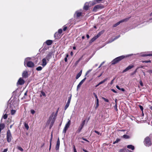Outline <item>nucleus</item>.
I'll return each instance as SVG.
<instances>
[{"mask_svg":"<svg viewBox=\"0 0 152 152\" xmlns=\"http://www.w3.org/2000/svg\"><path fill=\"white\" fill-rule=\"evenodd\" d=\"M28 72L27 71H24L22 74V76L23 77L26 78L28 77Z\"/></svg>","mask_w":152,"mask_h":152,"instance_id":"ddd939ff","label":"nucleus"},{"mask_svg":"<svg viewBox=\"0 0 152 152\" xmlns=\"http://www.w3.org/2000/svg\"><path fill=\"white\" fill-rule=\"evenodd\" d=\"M120 152H132V151L129 150L128 149H125L121 150L120 151Z\"/></svg>","mask_w":152,"mask_h":152,"instance_id":"412c9836","label":"nucleus"},{"mask_svg":"<svg viewBox=\"0 0 152 152\" xmlns=\"http://www.w3.org/2000/svg\"><path fill=\"white\" fill-rule=\"evenodd\" d=\"M71 124V121L70 120H69L68 122L66 124L65 127L67 129L69 127Z\"/></svg>","mask_w":152,"mask_h":152,"instance_id":"f3484780","label":"nucleus"},{"mask_svg":"<svg viewBox=\"0 0 152 152\" xmlns=\"http://www.w3.org/2000/svg\"><path fill=\"white\" fill-rule=\"evenodd\" d=\"M52 139H53V135H52V134L51 136L50 139V143H51V142L52 141Z\"/></svg>","mask_w":152,"mask_h":152,"instance_id":"a18cd8bd","label":"nucleus"},{"mask_svg":"<svg viewBox=\"0 0 152 152\" xmlns=\"http://www.w3.org/2000/svg\"><path fill=\"white\" fill-rule=\"evenodd\" d=\"M24 83V80L21 77H20L17 83V85H23Z\"/></svg>","mask_w":152,"mask_h":152,"instance_id":"423d86ee","label":"nucleus"},{"mask_svg":"<svg viewBox=\"0 0 152 152\" xmlns=\"http://www.w3.org/2000/svg\"><path fill=\"white\" fill-rule=\"evenodd\" d=\"M81 129L80 128H78L77 130V132L78 133H79L81 132Z\"/></svg>","mask_w":152,"mask_h":152,"instance_id":"5fc2aeb1","label":"nucleus"},{"mask_svg":"<svg viewBox=\"0 0 152 152\" xmlns=\"http://www.w3.org/2000/svg\"><path fill=\"white\" fill-rule=\"evenodd\" d=\"M67 28V27L66 26H64L63 28V30L64 31H65L66 30V29Z\"/></svg>","mask_w":152,"mask_h":152,"instance_id":"4d7b16f0","label":"nucleus"},{"mask_svg":"<svg viewBox=\"0 0 152 152\" xmlns=\"http://www.w3.org/2000/svg\"><path fill=\"white\" fill-rule=\"evenodd\" d=\"M86 121V120H84L82 121L81 124L84 125L85 124Z\"/></svg>","mask_w":152,"mask_h":152,"instance_id":"49530a36","label":"nucleus"},{"mask_svg":"<svg viewBox=\"0 0 152 152\" xmlns=\"http://www.w3.org/2000/svg\"><path fill=\"white\" fill-rule=\"evenodd\" d=\"M149 73H152V70H150L147 71Z\"/></svg>","mask_w":152,"mask_h":152,"instance_id":"bf43d9fd","label":"nucleus"},{"mask_svg":"<svg viewBox=\"0 0 152 152\" xmlns=\"http://www.w3.org/2000/svg\"><path fill=\"white\" fill-rule=\"evenodd\" d=\"M88 7L89 6L88 5V3H86L84 7V9L86 10H87L88 9Z\"/></svg>","mask_w":152,"mask_h":152,"instance_id":"4be33fe9","label":"nucleus"},{"mask_svg":"<svg viewBox=\"0 0 152 152\" xmlns=\"http://www.w3.org/2000/svg\"><path fill=\"white\" fill-rule=\"evenodd\" d=\"M141 56L143 57L152 56V54H141Z\"/></svg>","mask_w":152,"mask_h":152,"instance_id":"aec40b11","label":"nucleus"},{"mask_svg":"<svg viewBox=\"0 0 152 152\" xmlns=\"http://www.w3.org/2000/svg\"><path fill=\"white\" fill-rule=\"evenodd\" d=\"M103 32H99L96 36L97 37V38H98L101 34H102Z\"/></svg>","mask_w":152,"mask_h":152,"instance_id":"c756f323","label":"nucleus"},{"mask_svg":"<svg viewBox=\"0 0 152 152\" xmlns=\"http://www.w3.org/2000/svg\"><path fill=\"white\" fill-rule=\"evenodd\" d=\"M15 112H16V111L15 110H11V113L12 115H13L15 113Z\"/></svg>","mask_w":152,"mask_h":152,"instance_id":"4c0bfd02","label":"nucleus"},{"mask_svg":"<svg viewBox=\"0 0 152 152\" xmlns=\"http://www.w3.org/2000/svg\"><path fill=\"white\" fill-rule=\"evenodd\" d=\"M148 22H150V23L152 22V18L149 19Z\"/></svg>","mask_w":152,"mask_h":152,"instance_id":"338daca9","label":"nucleus"},{"mask_svg":"<svg viewBox=\"0 0 152 152\" xmlns=\"http://www.w3.org/2000/svg\"><path fill=\"white\" fill-rule=\"evenodd\" d=\"M47 60L46 58H44L42 59V65L43 66H45L47 64Z\"/></svg>","mask_w":152,"mask_h":152,"instance_id":"4468645a","label":"nucleus"},{"mask_svg":"<svg viewBox=\"0 0 152 152\" xmlns=\"http://www.w3.org/2000/svg\"><path fill=\"white\" fill-rule=\"evenodd\" d=\"M73 149H74V152H77L76 149L75 148V147L74 145V146H73Z\"/></svg>","mask_w":152,"mask_h":152,"instance_id":"603ef678","label":"nucleus"},{"mask_svg":"<svg viewBox=\"0 0 152 152\" xmlns=\"http://www.w3.org/2000/svg\"><path fill=\"white\" fill-rule=\"evenodd\" d=\"M104 63V61L99 66L98 68H100Z\"/></svg>","mask_w":152,"mask_h":152,"instance_id":"864d4df0","label":"nucleus"},{"mask_svg":"<svg viewBox=\"0 0 152 152\" xmlns=\"http://www.w3.org/2000/svg\"><path fill=\"white\" fill-rule=\"evenodd\" d=\"M69 105V104H68L67 103H66L64 107L65 110H66L67 109V108L68 107Z\"/></svg>","mask_w":152,"mask_h":152,"instance_id":"473e14b6","label":"nucleus"},{"mask_svg":"<svg viewBox=\"0 0 152 152\" xmlns=\"http://www.w3.org/2000/svg\"><path fill=\"white\" fill-rule=\"evenodd\" d=\"M120 35H119L118 36L114 38L112 41H109V42L110 43L114 41V40H115V39H117L118 38L120 37Z\"/></svg>","mask_w":152,"mask_h":152,"instance_id":"a878e982","label":"nucleus"},{"mask_svg":"<svg viewBox=\"0 0 152 152\" xmlns=\"http://www.w3.org/2000/svg\"><path fill=\"white\" fill-rule=\"evenodd\" d=\"M92 70V69H89L88 71H87L86 73V75H87Z\"/></svg>","mask_w":152,"mask_h":152,"instance_id":"a19ab883","label":"nucleus"},{"mask_svg":"<svg viewBox=\"0 0 152 152\" xmlns=\"http://www.w3.org/2000/svg\"><path fill=\"white\" fill-rule=\"evenodd\" d=\"M93 94H94V96L96 98V99H97V96L94 93H93Z\"/></svg>","mask_w":152,"mask_h":152,"instance_id":"0e129e2a","label":"nucleus"},{"mask_svg":"<svg viewBox=\"0 0 152 152\" xmlns=\"http://www.w3.org/2000/svg\"><path fill=\"white\" fill-rule=\"evenodd\" d=\"M18 149L19 150H20V151H23V149L21 147H20L18 146Z\"/></svg>","mask_w":152,"mask_h":152,"instance_id":"58836bf2","label":"nucleus"},{"mask_svg":"<svg viewBox=\"0 0 152 152\" xmlns=\"http://www.w3.org/2000/svg\"><path fill=\"white\" fill-rule=\"evenodd\" d=\"M31 58L30 57H27L25 59L24 65L26 64L27 66L29 67H32L34 66V63L31 61H28L31 60Z\"/></svg>","mask_w":152,"mask_h":152,"instance_id":"f257e3e1","label":"nucleus"},{"mask_svg":"<svg viewBox=\"0 0 152 152\" xmlns=\"http://www.w3.org/2000/svg\"><path fill=\"white\" fill-rule=\"evenodd\" d=\"M24 126L28 130L29 129V126L28 125V124L26 123H25L24 124Z\"/></svg>","mask_w":152,"mask_h":152,"instance_id":"c85d7f7f","label":"nucleus"},{"mask_svg":"<svg viewBox=\"0 0 152 152\" xmlns=\"http://www.w3.org/2000/svg\"><path fill=\"white\" fill-rule=\"evenodd\" d=\"M129 18H126L125 19H124L123 20H120L119 22H117L114 25V27H115L117 26L118 25H119L121 23L125 21H127L129 19Z\"/></svg>","mask_w":152,"mask_h":152,"instance_id":"1a4fd4ad","label":"nucleus"},{"mask_svg":"<svg viewBox=\"0 0 152 152\" xmlns=\"http://www.w3.org/2000/svg\"><path fill=\"white\" fill-rule=\"evenodd\" d=\"M82 12L79 11L75 12L74 14V17L75 18H78L81 15Z\"/></svg>","mask_w":152,"mask_h":152,"instance_id":"0eeeda50","label":"nucleus"},{"mask_svg":"<svg viewBox=\"0 0 152 152\" xmlns=\"http://www.w3.org/2000/svg\"><path fill=\"white\" fill-rule=\"evenodd\" d=\"M7 117V114H5L3 116V118L4 119H6Z\"/></svg>","mask_w":152,"mask_h":152,"instance_id":"72a5a7b5","label":"nucleus"},{"mask_svg":"<svg viewBox=\"0 0 152 152\" xmlns=\"http://www.w3.org/2000/svg\"><path fill=\"white\" fill-rule=\"evenodd\" d=\"M123 137L124 138H125V139H128L129 138V136L127 135H126V134H124L123 136Z\"/></svg>","mask_w":152,"mask_h":152,"instance_id":"2f4dec72","label":"nucleus"},{"mask_svg":"<svg viewBox=\"0 0 152 152\" xmlns=\"http://www.w3.org/2000/svg\"><path fill=\"white\" fill-rule=\"evenodd\" d=\"M120 141V139H117L116 140L113 142V144H115L116 143H118V142H119Z\"/></svg>","mask_w":152,"mask_h":152,"instance_id":"7c9ffc66","label":"nucleus"},{"mask_svg":"<svg viewBox=\"0 0 152 152\" xmlns=\"http://www.w3.org/2000/svg\"><path fill=\"white\" fill-rule=\"evenodd\" d=\"M102 99L105 101L107 102H109V100L104 97H102Z\"/></svg>","mask_w":152,"mask_h":152,"instance_id":"ea45409f","label":"nucleus"},{"mask_svg":"<svg viewBox=\"0 0 152 152\" xmlns=\"http://www.w3.org/2000/svg\"><path fill=\"white\" fill-rule=\"evenodd\" d=\"M139 107L140 110L142 111L143 109V107L141 105H139Z\"/></svg>","mask_w":152,"mask_h":152,"instance_id":"8fccbe9b","label":"nucleus"},{"mask_svg":"<svg viewBox=\"0 0 152 152\" xmlns=\"http://www.w3.org/2000/svg\"><path fill=\"white\" fill-rule=\"evenodd\" d=\"M94 132L98 134V135H101V133H100L99 132H98V131L95 130L94 131Z\"/></svg>","mask_w":152,"mask_h":152,"instance_id":"c9c22d12","label":"nucleus"},{"mask_svg":"<svg viewBox=\"0 0 152 152\" xmlns=\"http://www.w3.org/2000/svg\"><path fill=\"white\" fill-rule=\"evenodd\" d=\"M41 93L42 94V95L43 96H45V93L44 92H41Z\"/></svg>","mask_w":152,"mask_h":152,"instance_id":"69168bd1","label":"nucleus"},{"mask_svg":"<svg viewBox=\"0 0 152 152\" xmlns=\"http://www.w3.org/2000/svg\"><path fill=\"white\" fill-rule=\"evenodd\" d=\"M99 105V103H96V108H97L98 106Z\"/></svg>","mask_w":152,"mask_h":152,"instance_id":"e2e57ef3","label":"nucleus"},{"mask_svg":"<svg viewBox=\"0 0 152 152\" xmlns=\"http://www.w3.org/2000/svg\"><path fill=\"white\" fill-rule=\"evenodd\" d=\"M143 62H145V63H151V61L150 60H149L148 61H144Z\"/></svg>","mask_w":152,"mask_h":152,"instance_id":"6e6d98bb","label":"nucleus"},{"mask_svg":"<svg viewBox=\"0 0 152 152\" xmlns=\"http://www.w3.org/2000/svg\"><path fill=\"white\" fill-rule=\"evenodd\" d=\"M124 57L125 56H122L118 57H117L116 58L114 59L112 61V64H114L117 63L119 61L121 60L122 59H123Z\"/></svg>","mask_w":152,"mask_h":152,"instance_id":"f03ea898","label":"nucleus"},{"mask_svg":"<svg viewBox=\"0 0 152 152\" xmlns=\"http://www.w3.org/2000/svg\"><path fill=\"white\" fill-rule=\"evenodd\" d=\"M97 38V37L95 36L91 40V42H93L95 40H96Z\"/></svg>","mask_w":152,"mask_h":152,"instance_id":"b1692460","label":"nucleus"},{"mask_svg":"<svg viewBox=\"0 0 152 152\" xmlns=\"http://www.w3.org/2000/svg\"><path fill=\"white\" fill-rule=\"evenodd\" d=\"M127 148L129 149L132 150H134V146L132 145H128L127 146Z\"/></svg>","mask_w":152,"mask_h":152,"instance_id":"a211bd4d","label":"nucleus"},{"mask_svg":"<svg viewBox=\"0 0 152 152\" xmlns=\"http://www.w3.org/2000/svg\"><path fill=\"white\" fill-rule=\"evenodd\" d=\"M52 55V53L51 52H50L48 54L47 56L46 57V59H47V61H49L50 59L51 58V56Z\"/></svg>","mask_w":152,"mask_h":152,"instance_id":"f8f14e48","label":"nucleus"},{"mask_svg":"<svg viewBox=\"0 0 152 152\" xmlns=\"http://www.w3.org/2000/svg\"><path fill=\"white\" fill-rule=\"evenodd\" d=\"M104 7L101 5H98L95 6L93 9V11H96L97 10L99 9H102Z\"/></svg>","mask_w":152,"mask_h":152,"instance_id":"39448f33","label":"nucleus"},{"mask_svg":"<svg viewBox=\"0 0 152 152\" xmlns=\"http://www.w3.org/2000/svg\"><path fill=\"white\" fill-rule=\"evenodd\" d=\"M7 140L8 142H10L12 140V135L10 131L8 130L7 132Z\"/></svg>","mask_w":152,"mask_h":152,"instance_id":"7ed1b4c3","label":"nucleus"},{"mask_svg":"<svg viewBox=\"0 0 152 152\" xmlns=\"http://www.w3.org/2000/svg\"><path fill=\"white\" fill-rule=\"evenodd\" d=\"M107 80V78L105 79L104 80H102V81H101L99 83V84H101L102 83H103L105 81H106Z\"/></svg>","mask_w":152,"mask_h":152,"instance_id":"393cba45","label":"nucleus"},{"mask_svg":"<svg viewBox=\"0 0 152 152\" xmlns=\"http://www.w3.org/2000/svg\"><path fill=\"white\" fill-rule=\"evenodd\" d=\"M73 149H74V152H77L76 149L75 148V147L74 145V146H73Z\"/></svg>","mask_w":152,"mask_h":152,"instance_id":"3c124183","label":"nucleus"},{"mask_svg":"<svg viewBox=\"0 0 152 152\" xmlns=\"http://www.w3.org/2000/svg\"><path fill=\"white\" fill-rule=\"evenodd\" d=\"M31 114H34L35 113V111L33 110H31Z\"/></svg>","mask_w":152,"mask_h":152,"instance_id":"37998d69","label":"nucleus"},{"mask_svg":"<svg viewBox=\"0 0 152 152\" xmlns=\"http://www.w3.org/2000/svg\"><path fill=\"white\" fill-rule=\"evenodd\" d=\"M45 42L48 45H51L52 44L53 41L51 40H47Z\"/></svg>","mask_w":152,"mask_h":152,"instance_id":"dca6fc26","label":"nucleus"},{"mask_svg":"<svg viewBox=\"0 0 152 152\" xmlns=\"http://www.w3.org/2000/svg\"><path fill=\"white\" fill-rule=\"evenodd\" d=\"M86 79V77H85L79 83L77 87V90H78L79 88H80L81 85L85 81Z\"/></svg>","mask_w":152,"mask_h":152,"instance_id":"6e6552de","label":"nucleus"},{"mask_svg":"<svg viewBox=\"0 0 152 152\" xmlns=\"http://www.w3.org/2000/svg\"><path fill=\"white\" fill-rule=\"evenodd\" d=\"M60 146V140L59 138H58V140L57 141L56 144V150H58Z\"/></svg>","mask_w":152,"mask_h":152,"instance_id":"9b49d317","label":"nucleus"},{"mask_svg":"<svg viewBox=\"0 0 152 152\" xmlns=\"http://www.w3.org/2000/svg\"><path fill=\"white\" fill-rule=\"evenodd\" d=\"M4 127V125L3 124H0V129L1 130L3 129Z\"/></svg>","mask_w":152,"mask_h":152,"instance_id":"5701e85b","label":"nucleus"},{"mask_svg":"<svg viewBox=\"0 0 152 152\" xmlns=\"http://www.w3.org/2000/svg\"><path fill=\"white\" fill-rule=\"evenodd\" d=\"M116 88L118 89V90H121V88H120V87H119V86H118V85H117L116 86Z\"/></svg>","mask_w":152,"mask_h":152,"instance_id":"680f3d73","label":"nucleus"},{"mask_svg":"<svg viewBox=\"0 0 152 152\" xmlns=\"http://www.w3.org/2000/svg\"><path fill=\"white\" fill-rule=\"evenodd\" d=\"M134 67V66L133 65H130L129 66L127 67L125 69H124L123 70V72H124L127 71L129 70L132 68Z\"/></svg>","mask_w":152,"mask_h":152,"instance_id":"9d476101","label":"nucleus"},{"mask_svg":"<svg viewBox=\"0 0 152 152\" xmlns=\"http://www.w3.org/2000/svg\"><path fill=\"white\" fill-rule=\"evenodd\" d=\"M62 32V30L61 29H59L58 31V33L59 34H61Z\"/></svg>","mask_w":152,"mask_h":152,"instance_id":"e433bc0d","label":"nucleus"},{"mask_svg":"<svg viewBox=\"0 0 152 152\" xmlns=\"http://www.w3.org/2000/svg\"><path fill=\"white\" fill-rule=\"evenodd\" d=\"M59 34L58 33V32H56L55 34H54V37H58V35Z\"/></svg>","mask_w":152,"mask_h":152,"instance_id":"c03bdc74","label":"nucleus"},{"mask_svg":"<svg viewBox=\"0 0 152 152\" xmlns=\"http://www.w3.org/2000/svg\"><path fill=\"white\" fill-rule=\"evenodd\" d=\"M145 145L147 146H149L151 145L150 139L148 137H146L144 141Z\"/></svg>","mask_w":152,"mask_h":152,"instance_id":"20e7f679","label":"nucleus"},{"mask_svg":"<svg viewBox=\"0 0 152 152\" xmlns=\"http://www.w3.org/2000/svg\"><path fill=\"white\" fill-rule=\"evenodd\" d=\"M42 69V67L41 66H38L36 68V70L38 71H41Z\"/></svg>","mask_w":152,"mask_h":152,"instance_id":"bb28decb","label":"nucleus"},{"mask_svg":"<svg viewBox=\"0 0 152 152\" xmlns=\"http://www.w3.org/2000/svg\"><path fill=\"white\" fill-rule=\"evenodd\" d=\"M140 85L142 87L143 86V84L141 80H140Z\"/></svg>","mask_w":152,"mask_h":152,"instance_id":"09e8293b","label":"nucleus"},{"mask_svg":"<svg viewBox=\"0 0 152 152\" xmlns=\"http://www.w3.org/2000/svg\"><path fill=\"white\" fill-rule=\"evenodd\" d=\"M27 91L24 94V98H26V96H27Z\"/></svg>","mask_w":152,"mask_h":152,"instance_id":"de8ad7c7","label":"nucleus"},{"mask_svg":"<svg viewBox=\"0 0 152 152\" xmlns=\"http://www.w3.org/2000/svg\"><path fill=\"white\" fill-rule=\"evenodd\" d=\"M71 96H71H71H69V97L68 98V101L67 103L69 104H70V102L71 101Z\"/></svg>","mask_w":152,"mask_h":152,"instance_id":"cd10ccee","label":"nucleus"},{"mask_svg":"<svg viewBox=\"0 0 152 152\" xmlns=\"http://www.w3.org/2000/svg\"><path fill=\"white\" fill-rule=\"evenodd\" d=\"M111 90L113 91V92L115 93H117V92H116V91H115L114 89H111Z\"/></svg>","mask_w":152,"mask_h":152,"instance_id":"13d9d810","label":"nucleus"},{"mask_svg":"<svg viewBox=\"0 0 152 152\" xmlns=\"http://www.w3.org/2000/svg\"><path fill=\"white\" fill-rule=\"evenodd\" d=\"M67 129H68L67 128H66L64 127V129L63 132V133H64V134H65L66 133V130H67Z\"/></svg>","mask_w":152,"mask_h":152,"instance_id":"f704fd0d","label":"nucleus"},{"mask_svg":"<svg viewBox=\"0 0 152 152\" xmlns=\"http://www.w3.org/2000/svg\"><path fill=\"white\" fill-rule=\"evenodd\" d=\"M7 149H5L4 150L3 152H7Z\"/></svg>","mask_w":152,"mask_h":152,"instance_id":"774afa93","label":"nucleus"},{"mask_svg":"<svg viewBox=\"0 0 152 152\" xmlns=\"http://www.w3.org/2000/svg\"><path fill=\"white\" fill-rule=\"evenodd\" d=\"M82 139L83 140L85 141H86L88 142H89V141L88 140H87L86 138H82Z\"/></svg>","mask_w":152,"mask_h":152,"instance_id":"052dcab7","label":"nucleus"},{"mask_svg":"<svg viewBox=\"0 0 152 152\" xmlns=\"http://www.w3.org/2000/svg\"><path fill=\"white\" fill-rule=\"evenodd\" d=\"M58 109H59V108L58 109L56 112V113L55 114L54 117H56V116H57L58 113Z\"/></svg>","mask_w":152,"mask_h":152,"instance_id":"79ce46f5","label":"nucleus"},{"mask_svg":"<svg viewBox=\"0 0 152 152\" xmlns=\"http://www.w3.org/2000/svg\"><path fill=\"white\" fill-rule=\"evenodd\" d=\"M82 73V70H81L79 72L76 76V78L78 79L81 75Z\"/></svg>","mask_w":152,"mask_h":152,"instance_id":"6ab92c4d","label":"nucleus"},{"mask_svg":"<svg viewBox=\"0 0 152 152\" xmlns=\"http://www.w3.org/2000/svg\"><path fill=\"white\" fill-rule=\"evenodd\" d=\"M102 1V0H95L94 1H93L92 2V5H93L96 3H99ZM91 2H90V4H91Z\"/></svg>","mask_w":152,"mask_h":152,"instance_id":"2eb2a0df","label":"nucleus"}]
</instances>
